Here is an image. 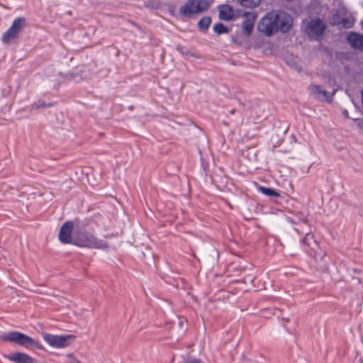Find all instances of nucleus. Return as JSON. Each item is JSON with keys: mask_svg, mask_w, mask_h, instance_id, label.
Wrapping results in <instances>:
<instances>
[{"mask_svg": "<svg viewBox=\"0 0 363 363\" xmlns=\"http://www.w3.org/2000/svg\"><path fill=\"white\" fill-rule=\"evenodd\" d=\"M73 244L81 247L106 250L108 247V243L98 239L91 233L75 229L73 234Z\"/></svg>", "mask_w": 363, "mask_h": 363, "instance_id": "nucleus-1", "label": "nucleus"}, {"mask_svg": "<svg viewBox=\"0 0 363 363\" xmlns=\"http://www.w3.org/2000/svg\"><path fill=\"white\" fill-rule=\"evenodd\" d=\"M0 339L4 341L16 343L24 347L33 346L36 348H41L40 343L38 341L17 331L5 333L0 336Z\"/></svg>", "mask_w": 363, "mask_h": 363, "instance_id": "nucleus-2", "label": "nucleus"}, {"mask_svg": "<svg viewBox=\"0 0 363 363\" xmlns=\"http://www.w3.org/2000/svg\"><path fill=\"white\" fill-rule=\"evenodd\" d=\"M326 28L327 26L325 22L318 18L303 21V30L312 40L321 39Z\"/></svg>", "mask_w": 363, "mask_h": 363, "instance_id": "nucleus-3", "label": "nucleus"}, {"mask_svg": "<svg viewBox=\"0 0 363 363\" xmlns=\"http://www.w3.org/2000/svg\"><path fill=\"white\" fill-rule=\"evenodd\" d=\"M210 4L207 0H189L179 9V13L187 17L207 10Z\"/></svg>", "mask_w": 363, "mask_h": 363, "instance_id": "nucleus-4", "label": "nucleus"}, {"mask_svg": "<svg viewBox=\"0 0 363 363\" xmlns=\"http://www.w3.org/2000/svg\"><path fill=\"white\" fill-rule=\"evenodd\" d=\"M42 335L44 340L50 346L55 348L67 347L75 340V336L72 335H57L44 333Z\"/></svg>", "mask_w": 363, "mask_h": 363, "instance_id": "nucleus-5", "label": "nucleus"}, {"mask_svg": "<svg viewBox=\"0 0 363 363\" xmlns=\"http://www.w3.org/2000/svg\"><path fill=\"white\" fill-rule=\"evenodd\" d=\"M26 26V19L23 17L16 18L11 27L3 34L2 42L9 44L13 40L16 39Z\"/></svg>", "mask_w": 363, "mask_h": 363, "instance_id": "nucleus-6", "label": "nucleus"}, {"mask_svg": "<svg viewBox=\"0 0 363 363\" xmlns=\"http://www.w3.org/2000/svg\"><path fill=\"white\" fill-rule=\"evenodd\" d=\"M26 26V19L23 17L16 18L11 27L3 34L2 42L9 44L13 40L16 39Z\"/></svg>", "mask_w": 363, "mask_h": 363, "instance_id": "nucleus-7", "label": "nucleus"}, {"mask_svg": "<svg viewBox=\"0 0 363 363\" xmlns=\"http://www.w3.org/2000/svg\"><path fill=\"white\" fill-rule=\"evenodd\" d=\"M277 13L269 12L264 16L258 24V29L260 32L265 33L267 35H270L273 33L277 32Z\"/></svg>", "mask_w": 363, "mask_h": 363, "instance_id": "nucleus-8", "label": "nucleus"}, {"mask_svg": "<svg viewBox=\"0 0 363 363\" xmlns=\"http://www.w3.org/2000/svg\"><path fill=\"white\" fill-rule=\"evenodd\" d=\"M73 223L72 221L65 222L60 228L59 232V240L63 243H72L73 235Z\"/></svg>", "mask_w": 363, "mask_h": 363, "instance_id": "nucleus-9", "label": "nucleus"}, {"mask_svg": "<svg viewBox=\"0 0 363 363\" xmlns=\"http://www.w3.org/2000/svg\"><path fill=\"white\" fill-rule=\"evenodd\" d=\"M311 94L318 100L322 101H330L333 94H330L323 88L322 86L312 84L309 86Z\"/></svg>", "mask_w": 363, "mask_h": 363, "instance_id": "nucleus-10", "label": "nucleus"}, {"mask_svg": "<svg viewBox=\"0 0 363 363\" xmlns=\"http://www.w3.org/2000/svg\"><path fill=\"white\" fill-rule=\"evenodd\" d=\"M277 31L287 32L292 25V19L291 16L285 12L277 13Z\"/></svg>", "mask_w": 363, "mask_h": 363, "instance_id": "nucleus-11", "label": "nucleus"}, {"mask_svg": "<svg viewBox=\"0 0 363 363\" xmlns=\"http://www.w3.org/2000/svg\"><path fill=\"white\" fill-rule=\"evenodd\" d=\"M256 17V14L253 12H245V20L242 23V33L245 35L249 36L251 34L255 25Z\"/></svg>", "mask_w": 363, "mask_h": 363, "instance_id": "nucleus-12", "label": "nucleus"}, {"mask_svg": "<svg viewBox=\"0 0 363 363\" xmlns=\"http://www.w3.org/2000/svg\"><path fill=\"white\" fill-rule=\"evenodd\" d=\"M4 357L14 363H34L33 357L21 352H14L9 354H5Z\"/></svg>", "mask_w": 363, "mask_h": 363, "instance_id": "nucleus-13", "label": "nucleus"}, {"mask_svg": "<svg viewBox=\"0 0 363 363\" xmlns=\"http://www.w3.org/2000/svg\"><path fill=\"white\" fill-rule=\"evenodd\" d=\"M302 242L307 247V252L312 256L315 257L317 251L319 249V245L317 241L314 239L313 235L310 232H306L305 238L302 240Z\"/></svg>", "mask_w": 363, "mask_h": 363, "instance_id": "nucleus-14", "label": "nucleus"}, {"mask_svg": "<svg viewBox=\"0 0 363 363\" xmlns=\"http://www.w3.org/2000/svg\"><path fill=\"white\" fill-rule=\"evenodd\" d=\"M349 44L354 49L363 51V35L357 33H350L347 35Z\"/></svg>", "mask_w": 363, "mask_h": 363, "instance_id": "nucleus-15", "label": "nucleus"}, {"mask_svg": "<svg viewBox=\"0 0 363 363\" xmlns=\"http://www.w3.org/2000/svg\"><path fill=\"white\" fill-rule=\"evenodd\" d=\"M219 17L224 21H230L234 16V10L233 7L228 4L218 6Z\"/></svg>", "mask_w": 363, "mask_h": 363, "instance_id": "nucleus-16", "label": "nucleus"}, {"mask_svg": "<svg viewBox=\"0 0 363 363\" xmlns=\"http://www.w3.org/2000/svg\"><path fill=\"white\" fill-rule=\"evenodd\" d=\"M243 7L253 9L258 6L261 0H236Z\"/></svg>", "mask_w": 363, "mask_h": 363, "instance_id": "nucleus-17", "label": "nucleus"}, {"mask_svg": "<svg viewBox=\"0 0 363 363\" xmlns=\"http://www.w3.org/2000/svg\"><path fill=\"white\" fill-rule=\"evenodd\" d=\"M211 23V19L210 17L205 16L203 17L198 23V26L201 30H206L209 27Z\"/></svg>", "mask_w": 363, "mask_h": 363, "instance_id": "nucleus-18", "label": "nucleus"}, {"mask_svg": "<svg viewBox=\"0 0 363 363\" xmlns=\"http://www.w3.org/2000/svg\"><path fill=\"white\" fill-rule=\"evenodd\" d=\"M259 190L264 195H267L269 196L278 197L280 196L279 192H277V191H275L272 189H270V188H267V187H264V186H259Z\"/></svg>", "mask_w": 363, "mask_h": 363, "instance_id": "nucleus-19", "label": "nucleus"}, {"mask_svg": "<svg viewBox=\"0 0 363 363\" xmlns=\"http://www.w3.org/2000/svg\"><path fill=\"white\" fill-rule=\"evenodd\" d=\"M213 30L218 35L228 32V28L220 23H217L213 26Z\"/></svg>", "mask_w": 363, "mask_h": 363, "instance_id": "nucleus-20", "label": "nucleus"}, {"mask_svg": "<svg viewBox=\"0 0 363 363\" xmlns=\"http://www.w3.org/2000/svg\"><path fill=\"white\" fill-rule=\"evenodd\" d=\"M339 24L342 25L344 28H350L353 25V21L349 18H342Z\"/></svg>", "mask_w": 363, "mask_h": 363, "instance_id": "nucleus-21", "label": "nucleus"}, {"mask_svg": "<svg viewBox=\"0 0 363 363\" xmlns=\"http://www.w3.org/2000/svg\"><path fill=\"white\" fill-rule=\"evenodd\" d=\"M46 106H47V105L44 102L39 104H33L32 105L33 108H43V107H46Z\"/></svg>", "mask_w": 363, "mask_h": 363, "instance_id": "nucleus-22", "label": "nucleus"}, {"mask_svg": "<svg viewBox=\"0 0 363 363\" xmlns=\"http://www.w3.org/2000/svg\"><path fill=\"white\" fill-rule=\"evenodd\" d=\"M177 50L183 54H189V51L184 52V48L180 45L177 47Z\"/></svg>", "mask_w": 363, "mask_h": 363, "instance_id": "nucleus-23", "label": "nucleus"}, {"mask_svg": "<svg viewBox=\"0 0 363 363\" xmlns=\"http://www.w3.org/2000/svg\"><path fill=\"white\" fill-rule=\"evenodd\" d=\"M69 363H81L78 359L73 358L72 360H70Z\"/></svg>", "mask_w": 363, "mask_h": 363, "instance_id": "nucleus-24", "label": "nucleus"}, {"mask_svg": "<svg viewBox=\"0 0 363 363\" xmlns=\"http://www.w3.org/2000/svg\"><path fill=\"white\" fill-rule=\"evenodd\" d=\"M67 357L70 358V359L72 360L74 357L73 354L69 353V354H67Z\"/></svg>", "mask_w": 363, "mask_h": 363, "instance_id": "nucleus-25", "label": "nucleus"}, {"mask_svg": "<svg viewBox=\"0 0 363 363\" xmlns=\"http://www.w3.org/2000/svg\"><path fill=\"white\" fill-rule=\"evenodd\" d=\"M302 220H303V222L305 224H306L307 220H306V217H303V218H302Z\"/></svg>", "mask_w": 363, "mask_h": 363, "instance_id": "nucleus-26", "label": "nucleus"}, {"mask_svg": "<svg viewBox=\"0 0 363 363\" xmlns=\"http://www.w3.org/2000/svg\"><path fill=\"white\" fill-rule=\"evenodd\" d=\"M235 111V109H232V110L230 111V113L231 114H234Z\"/></svg>", "mask_w": 363, "mask_h": 363, "instance_id": "nucleus-27", "label": "nucleus"}]
</instances>
